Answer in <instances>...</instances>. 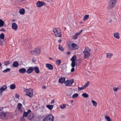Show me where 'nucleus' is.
I'll list each match as a JSON object with an SVG mask.
<instances>
[{
  "mask_svg": "<svg viewBox=\"0 0 121 121\" xmlns=\"http://www.w3.org/2000/svg\"><path fill=\"white\" fill-rule=\"evenodd\" d=\"M69 48L72 50H75L78 49L79 47L75 43H73L71 44H69Z\"/></svg>",
  "mask_w": 121,
  "mask_h": 121,
  "instance_id": "obj_5",
  "label": "nucleus"
},
{
  "mask_svg": "<svg viewBox=\"0 0 121 121\" xmlns=\"http://www.w3.org/2000/svg\"><path fill=\"white\" fill-rule=\"evenodd\" d=\"M28 114L26 112L24 111V112L23 116V117H27Z\"/></svg>",
  "mask_w": 121,
  "mask_h": 121,
  "instance_id": "obj_40",
  "label": "nucleus"
},
{
  "mask_svg": "<svg viewBox=\"0 0 121 121\" xmlns=\"http://www.w3.org/2000/svg\"><path fill=\"white\" fill-rule=\"evenodd\" d=\"M35 60V59L32 58V61L33 62H36V60Z\"/></svg>",
  "mask_w": 121,
  "mask_h": 121,
  "instance_id": "obj_56",
  "label": "nucleus"
},
{
  "mask_svg": "<svg viewBox=\"0 0 121 121\" xmlns=\"http://www.w3.org/2000/svg\"><path fill=\"white\" fill-rule=\"evenodd\" d=\"M66 107V105L65 104H63L60 105V107L61 109H63Z\"/></svg>",
  "mask_w": 121,
  "mask_h": 121,
  "instance_id": "obj_38",
  "label": "nucleus"
},
{
  "mask_svg": "<svg viewBox=\"0 0 121 121\" xmlns=\"http://www.w3.org/2000/svg\"><path fill=\"white\" fill-rule=\"evenodd\" d=\"M1 39H0V45L1 46H2L3 45V43Z\"/></svg>",
  "mask_w": 121,
  "mask_h": 121,
  "instance_id": "obj_46",
  "label": "nucleus"
},
{
  "mask_svg": "<svg viewBox=\"0 0 121 121\" xmlns=\"http://www.w3.org/2000/svg\"><path fill=\"white\" fill-rule=\"evenodd\" d=\"M31 52L32 54L36 56L35 49L31 51Z\"/></svg>",
  "mask_w": 121,
  "mask_h": 121,
  "instance_id": "obj_39",
  "label": "nucleus"
},
{
  "mask_svg": "<svg viewBox=\"0 0 121 121\" xmlns=\"http://www.w3.org/2000/svg\"><path fill=\"white\" fill-rule=\"evenodd\" d=\"M91 102L94 106H95L97 105V103L95 101L93 100H92Z\"/></svg>",
  "mask_w": 121,
  "mask_h": 121,
  "instance_id": "obj_37",
  "label": "nucleus"
},
{
  "mask_svg": "<svg viewBox=\"0 0 121 121\" xmlns=\"http://www.w3.org/2000/svg\"><path fill=\"white\" fill-rule=\"evenodd\" d=\"M58 48L61 51H64V49H63V48L62 46H61L60 45H59Z\"/></svg>",
  "mask_w": 121,
  "mask_h": 121,
  "instance_id": "obj_41",
  "label": "nucleus"
},
{
  "mask_svg": "<svg viewBox=\"0 0 121 121\" xmlns=\"http://www.w3.org/2000/svg\"><path fill=\"white\" fill-rule=\"evenodd\" d=\"M56 62L57 65H60L61 63V60H57L56 61Z\"/></svg>",
  "mask_w": 121,
  "mask_h": 121,
  "instance_id": "obj_32",
  "label": "nucleus"
},
{
  "mask_svg": "<svg viewBox=\"0 0 121 121\" xmlns=\"http://www.w3.org/2000/svg\"><path fill=\"white\" fill-rule=\"evenodd\" d=\"M85 88L84 86H82V87H78V90L79 91H80L82 89H83Z\"/></svg>",
  "mask_w": 121,
  "mask_h": 121,
  "instance_id": "obj_44",
  "label": "nucleus"
},
{
  "mask_svg": "<svg viewBox=\"0 0 121 121\" xmlns=\"http://www.w3.org/2000/svg\"><path fill=\"white\" fill-rule=\"evenodd\" d=\"M75 65H76L75 62L72 61L71 64V66L72 67H74Z\"/></svg>",
  "mask_w": 121,
  "mask_h": 121,
  "instance_id": "obj_31",
  "label": "nucleus"
},
{
  "mask_svg": "<svg viewBox=\"0 0 121 121\" xmlns=\"http://www.w3.org/2000/svg\"><path fill=\"white\" fill-rule=\"evenodd\" d=\"M73 100H70V102H71V103H72L73 102Z\"/></svg>",
  "mask_w": 121,
  "mask_h": 121,
  "instance_id": "obj_60",
  "label": "nucleus"
},
{
  "mask_svg": "<svg viewBox=\"0 0 121 121\" xmlns=\"http://www.w3.org/2000/svg\"><path fill=\"white\" fill-rule=\"evenodd\" d=\"M31 112V110L30 109H29L28 110L27 112H26L28 114Z\"/></svg>",
  "mask_w": 121,
  "mask_h": 121,
  "instance_id": "obj_50",
  "label": "nucleus"
},
{
  "mask_svg": "<svg viewBox=\"0 0 121 121\" xmlns=\"http://www.w3.org/2000/svg\"><path fill=\"white\" fill-rule=\"evenodd\" d=\"M117 0H110L108 5L107 9L109 10L112 8L115 5Z\"/></svg>",
  "mask_w": 121,
  "mask_h": 121,
  "instance_id": "obj_1",
  "label": "nucleus"
},
{
  "mask_svg": "<svg viewBox=\"0 0 121 121\" xmlns=\"http://www.w3.org/2000/svg\"><path fill=\"white\" fill-rule=\"evenodd\" d=\"M4 22L1 19H0V27H1L3 26L4 25Z\"/></svg>",
  "mask_w": 121,
  "mask_h": 121,
  "instance_id": "obj_27",
  "label": "nucleus"
},
{
  "mask_svg": "<svg viewBox=\"0 0 121 121\" xmlns=\"http://www.w3.org/2000/svg\"><path fill=\"white\" fill-rule=\"evenodd\" d=\"M46 67L48 68V69L52 70L53 68V65L49 63H47L46 64Z\"/></svg>",
  "mask_w": 121,
  "mask_h": 121,
  "instance_id": "obj_10",
  "label": "nucleus"
},
{
  "mask_svg": "<svg viewBox=\"0 0 121 121\" xmlns=\"http://www.w3.org/2000/svg\"><path fill=\"white\" fill-rule=\"evenodd\" d=\"M82 95L83 97L85 98H87L88 97V95L86 93H83Z\"/></svg>",
  "mask_w": 121,
  "mask_h": 121,
  "instance_id": "obj_35",
  "label": "nucleus"
},
{
  "mask_svg": "<svg viewBox=\"0 0 121 121\" xmlns=\"http://www.w3.org/2000/svg\"><path fill=\"white\" fill-rule=\"evenodd\" d=\"M49 59L50 60H52V59L51 58H49Z\"/></svg>",
  "mask_w": 121,
  "mask_h": 121,
  "instance_id": "obj_64",
  "label": "nucleus"
},
{
  "mask_svg": "<svg viewBox=\"0 0 121 121\" xmlns=\"http://www.w3.org/2000/svg\"><path fill=\"white\" fill-rule=\"evenodd\" d=\"M90 49L88 47L86 48L83 51L84 54V58H87L89 57L90 56L89 52L90 51Z\"/></svg>",
  "mask_w": 121,
  "mask_h": 121,
  "instance_id": "obj_2",
  "label": "nucleus"
},
{
  "mask_svg": "<svg viewBox=\"0 0 121 121\" xmlns=\"http://www.w3.org/2000/svg\"><path fill=\"white\" fill-rule=\"evenodd\" d=\"M19 13L22 15H23L25 13V10L23 8L20 9L19 10Z\"/></svg>",
  "mask_w": 121,
  "mask_h": 121,
  "instance_id": "obj_18",
  "label": "nucleus"
},
{
  "mask_svg": "<svg viewBox=\"0 0 121 121\" xmlns=\"http://www.w3.org/2000/svg\"><path fill=\"white\" fill-rule=\"evenodd\" d=\"M22 104L20 103H18L17 105V108L18 110H20L21 109L22 106Z\"/></svg>",
  "mask_w": 121,
  "mask_h": 121,
  "instance_id": "obj_26",
  "label": "nucleus"
},
{
  "mask_svg": "<svg viewBox=\"0 0 121 121\" xmlns=\"http://www.w3.org/2000/svg\"><path fill=\"white\" fill-rule=\"evenodd\" d=\"M15 21V19H13L12 21L13 22H14V21Z\"/></svg>",
  "mask_w": 121,
  "mask_h": 121,
  "instance_id": "obj_63",
  "label": "nucleus"
},
{
  "mask_svg": "<svg viewBox=\"0 0 121 121\" xmlns=\"http://www.w3.org/2000/svg\"><path fill=\"white\" fill-rule=\"evenodd\" d=\"M54 100H52L51 101V104H52L54 103Z\"/></svg>",
  "mask_w": 121,
  "mask_h": 121,
  "instance_id": "obj_55",
  "label": "nucleus"
},
{
  "mask_svg": "<svg viewBox=\"0 0 121 121\" xmlns=\"http://www.w3.org/2000/svg\"><path fill=\"white\" fill-rule=\"evenodd\" d=\"M28 89H25L24 90V92H26L27 93V91H28Z\"/></svg>",
  "mask_w": 121,
  "mask_h": 121,
  "instance_id": "obj_53",
  "label": "nucleus"
},
{
  "mask_svg": "<svg viewBox=\"0 0 121 121\" xmlns=\"http://www.w3.org/2000/svg\"><path fill=\"white\" fill-rule=\"evenodd\" d=\"M45 4V3L43 1H38L36 3V6L38 7H40Z\"/></svg>",
  "mask_w": 121,
  "mask_h": 121,
  "instance_id": "obj_7",
  "label": "nucleus"
},
{
  "mask_svg": "<svg viewBox=\"0 0 121 121\" xmlns=\"http://www.w3.org/2000/svg\"><path fill=\"white\" fill-rule=\"evenodd\" d=\"M11 63L10 61L9 60L5 61L4 62V65L6 66L9 65Z\"/></svg>",
  "mask_w": 121,
  "mask_h": 121,
  "instance_id": "obj_24",
  "label": "nucleus"
},
{
  "mask_svg": "<svg viewBox=\"0 0 121 121\" xmlns=\"http://www.w3.org/2000/svg\"><path fill=\"white\" fill-rule=\"evenodd\" d=\"M55 35L58 37H61V34L60 30L59 28H55L53 30Z\"/></svg>",
  "mask_w": 121,
  "mask_h": 121,
  "instance_id": "obj_4",
  "label": "nucleus"
},
{
  "mask_svg": "<svg viewBox=\"0 0 121 121\" xmlns=\"http://www.w3.org/2000/svg\"><path fill=\"white\" fill-rule=\"evenodd\" d=\"M30 92H29L27 93L26 94H25V95L27 96L30 98H31L34 95L33 94V92L31 91Z\"/></svg>",
  "mask_w": 121,
  "mask_h": 121,
  "instance_id": "obj_15",
  "label": "nucleus"
},
{
  "mask_svg": "<svg viewBox=\"0 0 121 121\" xmlns=\"http://www.w3.org/2000/svg\"><path fill=\"white\" fill-rule=\"evenodd\" d=\"M76 60V56L74 55L72 57V58L70 59V60L72 61H74L75 62Z\"/></svg>",
  "mask_w": 121,
  "mask_h": 121,
  "instance_id": "obj_22",
  "label": "nucleus"
},
{
  "mask_svg": "<svg viewBox=\"0 0 121 121\" xmlns=\"http://www.w3.org/2000/svg\"><path fill=\"white\" fill-rule=\"evenodd\" d=\"M58 41L60 43L61 42L62 40L60 39L59 40H58Z\"/></svg>",
  "mask_w": 121,
  "mask_h": 121,
  "instance_id": "obj_58",
  "label": "nucleus"
},
{
  "mask_svg": "<svg viewBox=\"0 0 121 121\" xmlns=\"http://www.w3.org/2000/svg\"><path fill=\"white\" fill-rule=\"evenodd\" d=\"M49 109L51 110L52 109L54 106V105H47L46 106Z\"/></svg>",
  "mask_w": 121,
  "mask_h": 121,
  "instance_id": "obj_19",
  "label": "nucleus"
},
{
  "mask_svg": "<svg viewBox=\"0 0 121 121\" xmlns=\"http://www.w3.org/2000/svg\"><path fill=\"white\" fill-rule=\"evenodd\" d=\"M89 83V82H87L86 83L85 85L83 86L85 88H86V87H87L88 86Z\"/></svg>",
  "mask_w": 121,
  "mask_h": 121,
  "instance_id": "obj_42",
  "label": "nucleus"
},
{
  "mask_svg": "<svg viewBox=\"0 0 121 121\" xmlns=\"http://www.w3.org/2000/svg\"><path fill=\"white\" fill-rule=\"evenodd\" d=\"M19 73H24L26 72V70L24 68H22L19 69Z\"/></svg>",
  "mask_w": 121,
  "mask_h": 121,
  "instance_id": "obj_13",
  "label": "nucleus"
},
{
  "mask_svg": "<svg viewBox=\"0 0 121 121\" xmlns=\"http://www.w3.org/2000/svg\"><path fill=\"white\" fill-rule=\"evenodd\" d=\"M74 82V80L72 79L69 80V86H71L72 84Z\"/></svg>",
  "mask_w": 121,
  "mask_h": 121,
  "instance_id": "obj_20",
  "label": "nucleus"
},
{
  "mask_svg": "<svg viewBox=\"0 0 121 121\" xmlns=\"http://www.w3.org/2000/svg\"><path fill=\"white\" fill-rule=\"evenodd\" d=\"M75 70V69L74 68V67H72V68L71 69V72H73Z\"/></svg>",
  "mask_w": 121,
  "mask_h": 121,
  "instance_id": "obj_47",
  "label": "nucleus"
},
{
  "mask_svg": "<svg viewBox=\"0 0 121 121\" xmlns=\"http://www.w3.org/2000/svg\"><path fill=\"white\" fill-rule=\"evenodd\" d=\"M31 91H32V92H33V89L30 88V89H28L27 93L30 92H31Z\"/></svg>",
  "mask_w": 121,
  "mask_h": 121,
  "instance_id": "obj_45",
  "label": "nucleus"
},
{
  "mask_svg": "<svg viewBox=\"0 0 121 121\" xmlns=\"http://www.w3.org/2000/svg\"><path fill=\"white\" fill-rule=\"evenodd\" d=\"M105 117L107 121H111V119L109 116H105Z\"/></svg>",
  "mask_w": 121,
  "mask_h": 121,
  "instance_id": "obj_36",
  "label": "nucleus"
},
{
  "mask_svg": "<svg viewBox=\"0 0 121 121\" xmlns=\"http://www.w3.org/2000/svg\"><path fill=\"white\" fill-rule=\"evenodd\" d=\"M114 37L118 39L120 38L119 34L118 32H115L114 34Z\"/></svg>",
  "mask_w": 121,
  "mask_h": 121,
  "instance_id": "obj_21",
  "label": "nucleus"
},
{
  "mask_svg": "<svg viewBox=\"0 0 121 121\" xmlns=\"http://www.w3.org/2000/svg\"><path fill=\"white\" fill-rule=\"evenodd\" d=\"M33 71L34 70L35 72L37 74H38L40 72V71L39 69V68L37 66H35L33 67Z\"/></svg>",
  "mask_w": 121,
  "mask_h": 121,
  "instance_id": "obj_14",
  "label": "nucleus"
},
{
  "mask_svg": "<svg viewBox=\"0 0 121 121\" xmlns=\"http://www.w3.org/2000/svg\"><path fill=\"white\" fill-rule=\"evenodd\" d=\"M7 87L6 85H3L0 88V95L2 96L3 95V92L7 89Z\"/></svg>",
  "mask_w": 121,
  "mask_h": 121,
  "instance_id": "obj_6",
  "label": "nucleus"
},
{
  "mask_svg": "<svg viewBox=\"0 0 121 121\" xmlns=\"http://www.w3.org/2000/svg\"><path fill=\"white\" fill-rule=\"evenodd\" d=\"M64 83L65 86H68V79L66 81H65Z\"/></svg>",
  "mask_w": 121,
  "mask_h": 121,
  "instance_id": "obj_43",
  "label": "nucleus"
},
{
  "mask_svg": "<svg viewBox=\"0 0 121 121\" xmlns=\"http://www.w3.org/2000/svg\"><path fill=\"white\" fill-rule=\"evenodd\" d=\"M54 118V117L51 114H49L44 118L43 121H53Z\"/></svg>",
  "mask_w": 121,
  "mask_h": 121,
  "instance_id": "obj_3",
  "label": "nucleus"
},
{
  "mask_svg": "<svg viewBox=\"0 0 121 121\" xmlns=\"http://www.w3.org/2000/svg\"><path fill=\"white\" fill-rule=\"evenodd\" d=\"M10 68H6V69L4 70L3 71V72L4 73H5L9 71H10Z\"/></svg>",
  "mask_w": 121,
  "mask_h": 121,
  "instance_id": "obj_28",
  "label": "nucleus"
},
{
  "mask_svg": "<svg viewBox=\"0 0 121 121\" xmlns=\"http://www.w3.org/2000/svg\"><path fill=\"white\" fill-rule=\"evenodd\" d=\"M65 81V78L63 77L59 78L58 80V82L59 83L62 84Z\"/></svg>",
  "mask_w": 121,
  "mask_h": 121,
  "instance_id": "obj_12",
  "label": "nucleus"
},
{
  "mask_svg": "<svg viewBox=\"0 0 121 121\" xmlns=\"http://www.w3.org/2000/svg\"><path fill=\"white\" fill-rule=\"evenodd\" d=\"M83 30H81L78 33H77L79 35L81 33V32L83 31Z\"/></svg>",
  "mask_w": 121,
  "mask_h": 121,
  "instance_id": "obj_52",
  "label": "nucleus"
},
{
  "mask_svg": "<svg viewBox=\"0 0 121 121\" xmlns=\"http://www.w3.org/2000/svg\"><path fill=\"white\" fill-rule=\"evenodd\" d=\"M78 94L77 93H75L72 96L73 98H75L78 97Z\"/></svg>",
  "mask_w": 121,
  "mask_h": 121,
  "instance_id": "obj_33",
  "label": "nucleus"
},
{
  "mask_svg": "<svg viewBox=\"0 0 121 121\" xmlns=\"http://www.w3.org/2000/svg\"><path fill=\"white\" fill-rule=\"evenodd\" d=\"M36 53V55L38 54H39L40 53V49L38 48H36L35 49Z\"/></svg>",
  "mask_w": 121,
  "mask_h": 121,
  "instance_id": "obj_17",
  "label": "nucleus"
},
{
  "mask_svg": "<svg viewBox=\"0 0 121 121\" xmlns=\"http://www.w3.org/2000/svg\"><path fill=\"white\" fill-rule=\"evenodd\" d=\"M16 88V86L14 84H12L10 86V88L12 90Z\"/></svg>",
  "mask_w": 121,
  "mask_h": 121,
  "instance_id": "obj_29",
  "label": "nucleus"
},
{
  "mask_svg": "<svg viewBox=\"0 0 121 121\" xmlns=\"http://www.w3.org/2000/svg\"><path fill=\"white\" fill-rule=\"evenodd\" d=\"M81 59H78L77 60V61H79L80 63H81V62L80 61H81Z\"/></svg>",
  "mask_w": 121,
  "mask_h": 121,
  "instance_id": "obj_54",
  "label": "nucleus"
},
{
  "mask_svg": "<svg viewBox=\"0 0 121 121\" xmlns=\"http://www.w3.org/2000/svg\"><path fill=\"white\" fill-rule=\"evenodd\" d=\"M12 27L13 29L16 30L18 27L17 25L15 23H12Z\"/></svg>",
  "mask_w": 121,
  "mask_h": 121,
  "instance_id": "obj_11",
  "label": "nucleus"
},
{
  "mask_svg": "<svg viewBox=\"0 0 121 121\" xmlns=\"http://www.w3.org/2000/svg\"><path fill=\"white\" fill-rule=\"evenodd\" d=\"M5 35L3 33H2L0 34V39H4V38Z\"/></svg>",
  "mask_w": 121,
  "mask_h": 121,
  "instance_id": "obj_25",
  "label": "nucleus"
},
{
  "mask_svg": "<svg viewBox=\"0 0 121 121\" xmlns=\"http://www.w3.org/2000/svg\"><path fill=\"white\" fill-rule=\"evenodd\" d=\"M16 98H19V95L18 94H16Z\"/></svg>",
  "mask_w": 121,
  "mask_h": 121,
  "instance_id": "obj_51",
  "label": "nucleus"
},
{
  "mask_svg": "<svg viewBox=\"0 0 121 121\" xmlns=\"http://www.w3.org/2000/svg\"><path fill=\"white\" fill-rule=\"evenodd\" d=\"M112 56L113 54L112 53H108L107 54L106 56L107 58H110Z\"/></svg>",
  "mask_w": 121,
  "mask_h": 121,
  "instance_id": "obj_34",
  "label": "nucleus"
},
{
  "mask_svg": "<svg viewBox=\"0 0 121 121\" xmlns=\"http://www.w3.org/2000/svg\"><path fill=\"white\" fill-rule=\"evenodd\" d=\"M6 30L4 28H2L0 30V31H3V32H5Z\"/></svg>",
  "mask_w": 121,
  "mask_h": 121,
  "instance_id": "obj_49",
  "label": "nucleus"
},
{
  "mask_svg": "<svg viewBox=\"0 0 121 121\" xmlns=\"http://www.w3.org/2000/svg\"><path fill=\"white\" fill-rule=\"evenodd\" d=\"M118 89V87L117 88H116V87H114L113 88V90L114 91H117V89Z\"/></svg>",
  "mask_w": 121,
  "mask_h": 121,
  "instance_id": "obj_48",
  "label": "nucleus"
},
{
  "mask_svg": "<svg viewBox=\"0 0 121 121\" xmlns=\"http://www.w3.org/2000/svg\"><path fill=\"white\" fill-rule=\"evenodd\" d=\"M6 114L5 113L3 112H0V117L1 119H2L4 120H6L5 118L6 116Z\"/></svg>",
  "mask_w": 121,
  "mask_h": 121,
  "instance_id": "obj_9",
  "label": "nucleus"
},
{
  "mask_svg": "<svg viewBox=\"0 0 121 121\" xmlns=\"http://www.w3.org/2000/svg\"><path fill=\"white\" fill-rule=\"evenodd\" d=\"M89 17V15H85L83 18V20L85 21Z\"/></svg>",
  "mask_w": 121,
  "mask_h": 121,
  "instance_id": "obj_30",
  "label": "nucleus"
},
{
  "mask_svg": "<svg viewBox=\"0 0 121 121\" xmlns=\"http://www.w3.org/2000/svg\"><path fill=\"white\" fill-rule=\"evenodd\" d=\"M42 88L43 89H45L46 88L45 86H42Z\"/></svg>",
  "mask_w": 121,
  "mask_h": 121,
  "instance_id": "obj_57",
  "label": "nucleus"
},
{
  "mask_svg": "<svg viewBox=\"0 0 121 121\" xmlns=\"http://www.w3.org/2000/svg\"><path fill=\"white\" fill-rule=\"evenodd\" d=\"M2 65L1 63L0 62V67L2 66Z\"/></svg>",
  "mask_w": 121,
  "mask_h": 121,
  "instance_id": "obj_62",
  "label": "nucleus"
},
{
  "mask_svg": "<svg viewBox=\"0 0 121 121\" xmlns=\"http://www.w3.org/2000/svg\"><path fill=\"white\" fill-rule=\"evenodd\" d=\"M79 35L78 33H76L72 37V39H77V36Z\"/></svg>",
  "mask_w": 121,
  "mask_h": 121,
  "instance_id": "obj_23",
  "label": "nucleus"
},
{
  "mask_svg": "<svg viewBox=\"0 0 121 121\" xmlns=\"http://www.w3.org/2000/svg\"><path fill=\"white\" fill-rule=\"evenodd\" d=\"M19 111H20V112H22V109H21H21L20 110H18Z\"/></svg>",
  "mask_w": 121,
  "mask_h": 121,
  "instance_id": "obj_59",
  "label": "nucleus"
},
{
  "mask_svg": "<svg viewBox=\"0 0 121 121\" xmlns=\"http://www.w3.org/2000/svg\"><path fill=\"white\" fill-rule=\"evenodd\" d=\"M110 22H109V23H111L112 22V19H111L110 21Z\"/></svg>",
  "mask_w": 121,
  "mask_h": 121,
  "instance_id": "obj_61",
  "label": "nucleus"
},
{
  "mask_svg": "<svg viewBox=\"0 0 121 121\" xmlns=\"http://www.w3.org/2000/svg\"><path fill=\"white\" fill-rule=\"evenodd\" d=\"M19 65L18 62L17 61H14L12 64V66L13 67H18Z\"/></svg>",
  "mask_w": 121,
  "mask_h": 121,
  "instance_id": "obj_16",
  "label": "nucleus"
},
{
  "mask_svg": "<svg viewBox=\"0 0 121 121\" xmlns=\"http://www.w3.org/2000/svg\"><path fill=\"white\" fill-rule=\"evenodd\" d=\"M33 71V67H29L26 70V73L28 74H30L32 73Z\"/></svg>",
  "mask_w": 121,
  "mask_h": 121,
  "instance_id": "obj_8",
  "label": "nucleus"
}]
</instances>
